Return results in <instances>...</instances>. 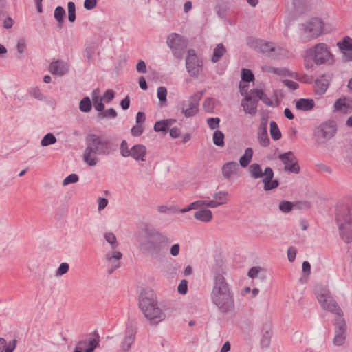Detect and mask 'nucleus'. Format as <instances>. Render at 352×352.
Instances as JSON below:
<instances>
[{"instance_id": "nucleus-1", "label": "nucleus", "mask_w": 352, "mask_h": 352, "mask_svg": "<svg viewBox=\"0 0 352 352\" xmlns=\"http://www.w3.org/2000/svg\"><path fill=\"white\" fill-rule=\"evenodd\" d=\"M224 272L217 271L214 274L213 285L210 293V300L218 311L228 314L234 311V293L226 280Z\"/></svg>"}, {"instance_id": "nucleus-2", "label": "nucleus", "mask_w": 352, "mask_h": 352, "mask_svg": "<svg viewBox=\"0 0 352 352\" xmlns=\"http://www.w3.org/2000/svg\"><path fill=\"white\" fill-rule=\"evenodd\" d=\"M117 146L110 139L96 134H89L86 138V148L82 160L89 166H95L99 162L98 155L107 156L116 151Z\"/></svg>"}, {"instance_id": "nucleus-3", "label": "nucleus", "mask_w": 352, "mask_h": 352, "mask_svg": "<svg viewBox=\"0 0 352 352\" xmlns=\"http://www.w3.org/2000/svg\"><path fill=\"white\" fill-rule=\"evenodd\" d=\"M139 307L151 324H158L166 318L165 313L159 307L157 296L153 290L144 289L140 293Z\"/></svg>"}, {"instance_id": "nucleus-4", "label": "nucleus", "mask_w": 352, "mask_h": 352, "mask_svg": "<svg viewBox=\"0 0 352 352\" xmlns=\"http://www.w3.org/2000/svg\"><path fill=\"white\" fill-rule=\"evenodd\" d=\"M304 65L307 70L312 71L316 65L331 64L333 61V56L328 45L324 43H320L305 51Z\"/></svg>"}, {"instance_id": "nucleus-5", "label": "nucleus", "mask_w": 352, "mask_h": 352, "mask_svg": "<svg viewBox=\"0 0 352 352\" xmlns=\"http://www.w3.org/2000/svg\"><path fill=\"white\" fill-rule=\"evenodd\" d=\"M336 222L340 238L346 244L352 243V208L338 206L336 209Z\"/></svg>"}, {"instance_id": "nucleus-6", "label": "nucleus", "mask_w": 352, "mask_h": 352, "mask_svg": "<svg viewBox=\"0 0 352 352\" xmlns=\"http://www.w3.org/2000/svg\"><path fill=\"white\" fill-rule=\"evenodd\" d=\"M104 238L112 250V251L107 252L104 256L108 265V272L109 274H111L114 270L120 267L119 260L122 258V254L120 251L116 250L119 244L116 235L113 232H105Z\"/></svg>"}, {"instance_id": "nucleus-7", "label": "nucleus", "mask_w": 352, "mask_h": 352, "mask_svg": "<svg viewBox=\"0 0 352 352\" xmlns=\"http://www.w3.org/2000/svg\"><path fill=\"white\" fill-rule=\"evenodd\" d=\"M337 124L333 120H327L322 122L314 130V138L318 144H325L336 134Z\"/></svg>"}, {"instance_id": "nucleus-8", "label": "nucleus", "mask_w": 352, "mask_h": 352, "mask_svg": "<svg viewBox=\"0 0 352 352\" xmlns=\"http://www.w3.org/2000/svg\"><path fill=\"white\" fill-rule=\"evenodd\" d=\"M147 236L152 239L144 244V249L151 253H159L164 246L168 245L171 242L168 236L155 229L148 232Z\"/></svg>"}, {"instance_id": "nucleus-9", "label": "nucleus", "mask_w": 352, "mask_h": 352, "mask_svg": "<svg viewBox=\"0 0 352 352\" xmlns=\"http://www.w3.org/2000/svg\"><path fill=\"white\" fill-rule=\"evenodd\" d=\"M318 300L322 309L335 313L337 317L342 316V311L332 297L330 292L326 288L316 289Z\"/></svg>"}, {"instance_id": "nucleus-10", "label": "nucleus", "mask_w": 352, "mask_h": 352, "mask_svg": "<svg viewBox=\"0 0 352 352\" xmlns=\"http://www.w3.org/2000/svg\"><path fill=\"white\" fill-rule=\"evenodd\" d=\"M166 43L170 48L173 56L178 60L182 59L187 45L184 38L179 34L171 33L167 37Z\"/></svg>"}, {"instance_id": "nucleus-11", "label": "nucleus", "mask_w": 352, "mask_h": 352, "mask_svg": "<svg viewBox=\"0 0 352 352\" xmlns=\"http://www.w3.org/2000/svg\"><path fill=\"white\" fill-rule=\"evenodd\" d=\"M186 67L189 75L192 77H197L202 71V60L197 56L193 49H190L188 51Z\"/></svg>"}, {"instance_id": "nucleus-12", "label": "nucleus", "mask_w": 352, "mask_h": 352, "mask_svg": "<svg viewBox=\"0 0 352 352\" xmlns=\"http://www.w3.org/2000/svg\"><path fill=\"white\" fill-rule=\"evenodd\" d=\"M201 98V94L196 93L182 102L181 110L185 118H191L197 114Z\"/></svg>"}, {"instance_id": "nucleus-13", "label": "nucleus", "mask_w": 352, "mask_h": 352, "mask_svg": "<svg viewBox=\"0 0 352 352\" xmlns=\"http://www.w3.org/2000/svg\"><path fill=\"white\" fill-rule=\"evenodd\" d=\"M335 330L333 344L336 346H342L346 340V323L342 316L337 317L335 320Z\"/></svg>"}, {"instance_id": "nucleus-14", "label": "nucleus", "mask_w": 352, "mask_h": 352, "mask_svg": "<svg viewBox=\"0 0 352 352\" xmlns=\"http://www.w3.org/2000/svg\"><path fill=\"white\" fill-rule=\"evenodd\" d=\"M278 158L284 164L286 171L296 174L299 173L300 166L298 164L297 159L292 151L280 154Z\"/></svg>"}, {"instance_id": "nucleus-15", "label": "nucleus", "mask_w": 352, "mask_h": 352, "mask_svg": "<svg viewBox=\"0 0 352 352\" xmlns=\"http://www.w3.org/2000/svg\"><path fill=\"white\" fill-rule=\"evenodd\" d=\"M100 344V336L98 333H94L89 335L86 338L80 340L76 345L84 352H94Z\"/></svg>"}, {"instance_id": "nucleus-16", "label": "nucleus", "mask_w": 352, "mask_h": 352, "mask_svg": "<svg viewBox=\"0 0 352 352\" xmlns=\"http://www.w3.org/2000/svg\"><path fill=\"white\" fill-rule=\"evenodd\" d=\"M255 95L252 89L249 92L245 98L241 101V106L243 111L251 116H255L257 113L258 101L255 98Z\"/></svg>"}, {"instance_id": "nucleus-17", "label": "nucleus", "mask_w": 352, "mask_h": 352, "mask_svg": "<svg viewBox=\"0 0 352 352\" xmlns=\"http://www.w3.org/2000/svg\"><path fill=\"white\" fill-rule=\"evenodd\" d=\"M213 199H203L204 206L210 208H216L220 206L227 204L229 200V193L226 191H219L212 196Z\"/></svg>"}, {"instance_id": "nucleus-18", "label": "nucleus", "mask_w": 352, "mask_h": 352, "mask_svg": "<svg viewBox=\"0 0 352 352\" xmlns=\"http://www.w3.org/2000/svg\"><path fill=\"white\" fill-rule=\"evenodd\" d=\"M304 30L305 32L309 34L311 38H316L322 34L323 23L320 19H311L309 21L304 24Z\"/></svg>"}, {"instance_id": "nucleus-19", "label": "nucleus", "mask_w": 352, "mask_h": 352, "mask_svg": "<svg viewBox=\"0 0 352 352\" xmlns=\"http://www.w3.org/2000/svg\"><path fill=\"white\" fill-rule=\"evenodd\" d=\"M331 79L332 74H324L319 76L315 82L316 94H324L327 90Z\"/></svg>"}, {"instance_id": "nucleus-20", "label": "nucleus", "mask_w": 352, "mask_h": 352, "mask_svg": "<svg viewBox=\"0 0 352 352\" xmlns=\"http://www.w3.org/2000/svg\"><path fill=\"white\" fill-rule=\"evenodd\" d=\"M135 330L132 326H127L125 331V337L121 343L122 352H128L133 344L135 338Z\"/></svg>"}, {"instance_id": "nucleus-21", "label": "nucleus", "mask_w": 352, "mask_h": 352, "mask_svg": "<svg viewBox=\"0 0 352 352\" xmlns=\"http://www.w3.org/2000/svg\"><path fill=\"white\" fill-rule=\"evenodd\" d=\"M239 170V164L236 162H229L224 164L221 168L222 175L226 179H231L238 176Z\"/></svg>"}, {"instance_id": "nucleus-22", "label": "nucleus", "mask_w": 352, "mask_h": 352, "mask_svg": "<svg viewBox=\"0 0 352 352\" xmlns=\"http://www.w3.org/2000/svg\"><path fill=\"white\" fill-rule=\"evenodd\" d=\"M274 177V172L270 167L265 168V177L263 179V183L264 184L263 188L265 191H269L276 188L279 182L276 179H272Z\"/></svg>"}, {"instance_id": "nucleus-23", "label": "nucleus", "mask_w": 352, "mask_h": 352, "mask_svg": "<svg viewBox=\"0 0 352 352\" xmlns=\"http://www.w3.org/2000/svg\"><path fill=\"white\" fill-rule=\"evenodd\" d=\"M49 70L54 75L63 76L69 72V65L64 61L56 60L50 63Z\"/></svg>"}, {"instance_id": "nucleus-24", "label": "nucleus", "mask_w": 352, "mask_h": 352, "mask_svg": "<svg viewBox=\"0 0 352 352\" xmlns=\"http://www.w3.org/2000/svg\"><path fill=\"white\" fill-rule=\"evenodd\" d=\"M335 111L347 113L352 111V100L346 98L338 99L333 105Z\"/></svg>"}, {"instance_id": "nucleus-25", "label": "nucleus", "mask_w": 352, "mask_h": 352, "mask_svg": "<svg viewBox=\"0 0 352 352\" xmlns=\"http://www.w3.org/2000/svg\"><path fill=\"white\" fill-rule=\"evenodd\" d=\"M130 156L136 161H145L146 148L142 144H136L130 149Z\"/></svg>"}, {"instance_id": "nucleus-26", "label": "nucleus", "mask_w": 352, "mask_h": 352, "mask_svg": "<svg viewBox=\"0 0 352 352\" xmlns=\"http://www.w3.org/2000/svg\"><path fill=\"white\" fill-rule=\"evenodd\" d=\"M258 139L261 146L266 147L270 145V138L267 134V122H261L258 128Z\"/></svg>"}, {"instance_id": "nucleus-27", "label": "nucleus", "mask_w": 352, "mask_h": 352, "mask_svg": "<svg viewBox=\"0 0 352 352\" xmlns=\"http://www.w3.org/2000/svg\"><path fill=\"white\" fill-rule=\"evenodd\" d=\"M194 217L199 221L208 223L212 219V212L208 208H204L202 207L199 208L197 212H195Z\"/></svg>"}, {"instance_id": "nucleus-28", "label": "nucleus", "mask_w": 352, "mask_h": 352, "mask_svg": "<svg viewBox=\"0 0 352 352\" xmlns=\"http://www.w3.org/2000/svg\"><path fill=\"white\" fill-rule=\"evenodd\" d=\"M314 106V100L310 98H300L296 102V108L299 111H308L311 110Z\"/></svg>"}, {"instance_id": "nucleus-29", "label": "nucleus", "mask_w": 352, "mask_h": 352, "mask_svg": "<svg viewBox=\"0 0 352 352\" xmlns=\"http://www.w3.org/2000/svg\"><path fill=\"white\" fill-rule=\"evenodd\" d=\"M272 336V329L270 324H265L263 327L262 338L261 339V345L263 348H267L271 342Z\"/></svg>"}, {"instance_id": "nucleus-30", "label": "nucleus", "mask_w": 352, "mask_h": 352, "mask_svg": "<svg viewBox=\"0 0 352 352\" xmlns=\"http://www.w3.org/2000/svg\"><path fill=\"white\" fill-rule=\"evenodd\" d=\"M255 47L258 51L267 54L272 52L275 48V45L272 42H266L263 40H256L255 42Z\"/></svg>"}, {"instance_id": "nucleus-31", "label": "nucleus", "mask_w": 352, "mask_h": 352, "mask_svg": "<svg viewBox=\"0 0 352 352\" xmlns=\"http://www.w3.org/2000/svg\"><path fill=\"white\" fill-rule=\"evenodd\" d=\"M249 171L250 176L254 179L260 178L263 179L265 177V170L263 171L260 164H251L249 168Z\"/></svg>"}, {"instance_id": "nucleus-32", "label": "nucleus", "mask_w": 352, "mask_h": 352, "mask_svg": "<svg viewBox=\"0 0 352 352\" xmlns=\"http://www.w3.org/2000/svg\"><path fill=\"white\" fill-rule=\"evenodd\" d=\"M253 156V150L252 148L248 147L245 150L244 154L239 159L240 166L245 168L252 161Z\"/></svg>"}, {"instance_id": "nucleus-33", "label": "nucleus", "mask_w": 352, "mask_h": 352, "mask_svg": "<svg viewBox=\"0 0 352 352\" xmlns=\"http://www.w3.org/2000/svg\"><path fill=\"white\" fill-rule=\"evenodd\" d=\"M226 52L225 46L222 43H219L214 49L211 58L212 63H217Z\"/></svg>"}, {"instance_id": "nucleus-34", "label": "nucleus", "mask_w": 352, "mask_h": 352, "mask_svg": "<svg viewBox=\"0 0 352 352\" xmlns=\"http://www.w3.org/2000/svg\"><path fill=\"white\" fill-rule=\"evenodd\" d=\"M254 94L255 95V98L257 99L258 102L261 100L267 106L272 105V101L271 99L263 91L262 89H253Z\"/></svg>"}, {"instance_id": "nucleus-35", "label": "nucleus", "mask_w": 352, "mask_h": 352, "mask_svg": "<svg viewBox=\"0 0 352 352\" xmlns=\"http://www.w3.org/2000/svg\"><path fill=\"white\" fill-rule=\"evenodd\" d=\"M337 46L341 51H352V38L345 36L337 43Z\"/></svg>"}, {"instance_id": "nucleus-36", "label": "nucleus", "mask_w": 352, "mask_h": 352, "mask_svg": "<svg viewBox=\"0 0 352 352\" xmlns=\"http://www.w3.org/2000/svg\"><path fill=\"white\" fill-rule=\"evenodd\" d=\"M202 207H204V201L203 199H199L192 202L186 207L179 210V212L185 213L192 210H198Z\"/></svg>"}, {"instance_id": "nucleus-37", "label": "nucleus", "mask_w": 352, "mask_h": 352, "mask_svg": "<svg viewBox=\"0 0 352 352\" xmlns=\"http://www.w3.org/2000/svg\"><path fill=\"white\" fill-rule=\"evenodd\" d=\"M270 135L274 140H278L281 138V132L275 121H271L270 123Z\"/></svg>"}, {"instance_id": "nucleus-38", "label": "nucleus", "mask_w": 352, "mask_h": 352, "mask_svg": "<svg viewBox=\"0 0 352 352\" xmlns=\"http://www.w3.org/2000/svg\"><path fill=\"white\" fill-rule=\"evenodd\" d=\"M91 101L89 97L83 98L79 103V109L83 113H88L91 110Z\"/></svg>"}, {"instance_id": "nucleus-39", "label": "nucleus", "mask_w": 352, "mask_h": 352, "mask_svg": "<svg viewBox=\"0 0 352 352\" xmlns=\"http://www.w3.org/2000/svg\"><path fill=\"white\" fill-rule=\"evenodd\" d=\"M157 98L161 106H164L167 102V89L164 86H160L157 89Z\"/></svg>"}, {"instance_id": "nucleus-40", "label": "nucleus", "mask_w": 352, "mask_h": 352, "mask_svg": "<svg viewBox=\"0 0 352 352\" xmlns=\"http://www.w3.org/2000/svg\"><path fill=\"white\" fill-rule=\"evenodd\" d=\"M65 15V10L62 6H58L56 8L54 12V16L58 21L59 26H62Z\"/></svg>"}, {"instance_id": "nucleus-41", "label": "nucleus", "mask_w": 352, "mask_h": 352, "mask_svg": "<svg viewBox=\"0 0 352 352\" xmlns=\"http://www.w3.org/2000/svg\"><path fill=\"white\" fill-rule=\"evenodd\" d=\"M215 107V100L213 98H207L203 102V108L207 113H213Z\"/></svg>"}, {"instance_id": "nucleus-42", "label": "nucleus", "mask_w": 352, "mask_h": 352, "mask_svg": "<svg viewBox=\"0 0 352 352\" xmlns=\"http://www.w3.org/2000/svg\"><path fill=\"white\" fill-rule=\"evenodd\" d=\"M213 143L218 146H224V134L219 130H217L213 133Z\"/></svg>"}, {"instance_id": "nucleus-43", "label": "nucleus", "mask_w": 352, "mask_h": 352, "mask_svg": "<svg viewBox=\"0 0 352 352\" xmlns=\"http://www.w3.org/2000/svg\"><path fill=\"white\" fill-rule=\"evenodd\" d=\"M56 138L52 133L46 134L41 141L42 146H47L56 142Z\"/></svg>"}, {"instance_id": "nucleus-44", "label": "nucleus", "mask_w": 352, "mask_h": 352, "mask_svg": "<svg viewBox=\"0 0 352 352\" xmlns=\"http://www.w3.org/2000/svg\"><path fill=\"white\" fill-rule=\"evenodd\" d=\"M294 208V204L289 201H282L280 202L278 208L284 213H288L292 210Z\"/></svg>"}, {"instance_id": "nucleus-45", "label": "nucleus", "mask_w": 352, "mask_h": 352, "mask_svg": "<svg viewBox=\"0 0 352 352\" xmlns=\"http://www.w3.org/2000/svg\"><path fill=\"white\" fill-rule=\"evenodd\" d=\"M94 107L97 111L102 112L104 109V101L100 96H93Z\"/></svg>"}, {"instance_id": "nucleus-46", "label": "nucleus", "mask_w": 352, "mask_h": 352, "mask_svg": "<svg viewBox=\"0 0 352 352\" xmlns=\"http://www.w3.org/2000/svg\"><path fill=\"white\" fill-rule=\"evenodd\" d=\"M241 78L243 81L250 82L254 80V76L250 69H243L241 71Z\"/></svg>"}, {"instance_id": "nucleus-47", "label": "nucleus", "mask_w": 352, "mask_h": 352, "mask_svg": "<svg viewBox=\"0 0 352 352\" xmlns=\"http://www.w3.org/2000/svg\"><path fill=\"white\" fill-rule=\"evenodd\" d=\"M100 118H115L117 116V112L114 109H108L102 111L98 116Z\"/></svg>"}, {"instance_id": "nucleus-48", "label": "nucleus", "mask_w": 352, "mask_h": 352, "mask_svg": "<svg viewBox=\"0 0 352 352\" xmlns=\"http://www.w3.org/2000/svg\"><path fill=\"white\" fill-rule=\"evenodd\" d=\"M29 93L32 95L34 98L38 100H43L44 99V95L41 92V89L38 87H35L32 88Z\"/></svg>"}, {"instance_id": "nucleus-49", "label": "nucleus", "mask_w": 352, "mask_h": 352, "mask_svg": "<svg viewBox=\"0 0 352 352\" xmlns=\"http://www.w3.org/2000/svg\"><path fill=\"white\" fill-rule=\"evenodd\" d=\"M78 176L75 174L72 173L66 177L64 180L63 181V186H67L70 184H74L78 182Z\"/></svg>"}, {"instance_id": "nucleus-50", "label": "nucleus", "mask_w": 352, "mask_h": 352, "mask_svg": "<svg viewBox=\"0 0 352 352\" xmlns=\"http://www.w3.org/2000/svg\"><path fill=\"white\" fill-rule=\"evenodd\" d=\"M69 269V265L67 263H62L56 271V276H60L66 274Z\"/></svg>"}, {"instance_id": "nucleus-51", "label": "nucleus", "mask_w": 352, "mask_h": 352, "mask_svg": "<svg viewBox=\"0 0 352 352\" xmlns=\"http://www.w3.org/2000/svg\"><path fill=\"white\" fill-rule=\"evenodd\" d=\"M130 149L128 148V144L126 140H122L120 144V155L123 157H128L130 156Z\"/></svg>"}, {"instance_id": "nucleus-52", "label": "nucleus", "mask_w": 352, "mask_h": 352, "mask_svg": "<svg viewBox=\"0 0 352 352\" xmlns=\"http://www.w3.org/2000/svg\"><path fill=\"white\" fill-rule=\"evenodd\" d=\"M220 119L219 118H210L207 119V124L212 129H216L219 126Z\"/></svg>"}, {"instance_id": "nucleus-53", "label": "nucleus", "mask_w": 352, "mask_h": 352, "mask_svg": "<svg viewBox=\"0 0 352 352\" xmlns=\"http://www.w3.org/2000/svg\"><path fill=\"white\" fill-rule=\"evenodd\" d=\"M177 291L180 294H186L188 292V281L186 279H182L178 287Z\"/></svg>"}, {"instance_id": "nucleus-54", "label": "nucleus", "mask_w": 352, "mask_h": 352, "mask_svg": "<svg viewBox=\"0 0 352 352\" xmlns=\"http://www.w3.org/2000/svg\"><path fill=\"white\" fill-rule=\"evenodd\" d=\"M154 130L156 132H165L168 130L167 125L165 124L163 120L157 121L154 125Z\"/></svg>"}, {"instance_id": "nucleus-55", "label": "nucleus", "mask_w": 352, "mask_h": 352, "mask_svg": "<svg viewBox=\"0 0 352 352\" xmlns=\"http://www.w3.org/2000/svg\"><path fill=\"white\" fill-rule=\"evenodd\" d=\"M283 83L285 86H286L287 88H289L290 90H296L298 88L299 85L298 84L293 81L292 80L285 79L283 80Z\"/></svg>"}, {"instance_id": "nucleus-56", "label": "nucleus", "mask_w": 352, "mask_h": 352, "mask_svg": "<svg viewBox=\"0 0 352 352\" xmlns=\"http://www.w3.org/2000/svg\"><path fill=\"white\" fill-rule=\"evenodd\" d=\"M114 92L111 89H107L101 98L104 102L109 103L114 98Z\"/></svg>"}, {"instance_id": "nucleus-57", "label": "nucleus", "mask_w": 352, "mask_h": 352, "mask_svg": "<svg viewBox=\"0 0 352 352\" xmlns=\"http://www.w3.org/2000/svg\"><path fill=\"white\" fill-rule=\"evenodd\" d=\"M95 52L96 50L94 47L89 46L86 47L84 54L88 61H90L92 59Z\"/></svg>"}, {"instance_id": "nucleus-58", "label": "nucleus", "mask_w": 352, "mask_h": 352, "mask_svg": "<svg viewBox=\"0 0 352 352\" xmlns=\"http://www.w3.org/2000/svg\"><path fill=\"white\" fill-rule=\"evenodd\" d=\"M98 202V210L101 211L104 210L108 205V200L106 198L99 197L97 200Z\"/></svg>"}, {"instance_id": "nucleus-59", "label": "nucleus", "mask_w": 352, "mask_h": 352, "mask_svg": "<svg viewBox=\"0 0 352 352\" xmlns=\"http://www.w3.org/2000/svg\"><path fill=\"white\" fill-rule=\"evenodd\" d=\"M296 252H297V250H296V248H294V247H289L287 250V257H288V260L290 261V262H293L295 258H296Z\"/></svg>"}, {"instance_id": "nucleus-60", "label": "nucleus", "mask_w": 352, "mask_h": 352, "mask_svg": "<svg viewBox=\"0 0 352 352\" xmlns=\"http://www.w3.org/2000/svg\"><path fill=\"white\" fill-rule=\"evenodd\" d=\"M97 4V0H85L84 8L88 10L94 9Z\"/></svg>"}, {"instance_id": "nucleus-61", "label": "nucleus", "mask_w": 352, "mask_h": 352, "mask_svg": "<svg viewBox=\"0 0 352 352\" xmlns=\"http://www.w3.org/2000/svg\"><path fill=\"white\" fill-rule=\"evenodd\" d=\"M142 132H143V129L141 125L134 126L131 129V134H132V135H133L135 137L140 136L142 133Z\"/></svg>"}, {"instance_id": "nucleus-62", "label": "nucleus", "mask_w": 352, "mask_h": 352, "mask_svg": "<svg viewBox=\"0 0 352 352\" xmlns=\"http://www.w3.org/2000/svg\"><path fill=\"white\" fill-rule=\"evenodd\" d=\"M16 340H12L10 341L5 347L3 352H13L14 349L16 348Z\"/></svg>"}, {"instance_id": "nucleus-63", "label": "nucleus", "mask_w": 352, "mask_h": 352, "mask_svg": "<svg viewBox=\"0 0 352 352\" xmlns=\"http://www.w3.org/2000/svg\"><path fill=\"white\" fill-rule=\"evenodd\" d=\"M260 270H261V267H252L249 270L248 276L250 278H256L258 276Z\"/></svg>"}, {"instance_id": "nucleus-64", "label": "nucleus", "mask_w": 352, "mask_h": 352, "mask_svg": "<svg viewBox=\"0 0 352 352\" xmlns=\"http://www.w3.org/2000/svg\"><path fill=\"white\" fill-rule=\"evenodd\" d=\"M136 69L140 73H146V64L144 60H140L137 65H136Z\"/></svg>"}]
</instances>
